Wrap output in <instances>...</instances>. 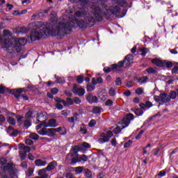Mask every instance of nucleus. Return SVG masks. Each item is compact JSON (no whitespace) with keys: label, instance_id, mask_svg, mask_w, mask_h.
Listing matches in <instances>:
<instances>
[{"label":"nucleus","instance_id":"1","mask_svg":"<svg viewBox=\"0 0 178 178\" xmlns=\"http://www.w3.org/2000/svg\"><path fill=\"white\" fill-rule=\"evenodd\" d=\"M70 2H81L83 6L77 10L74 14V19L67 17L65 15L58 19L59 22L58 29L65 34H70L73 27H80V29H86L90 23L94 22H102L104 14L101 10V8L95 5L88 7V0H70Z\"/></svg>","mask_w":178,"mask_h":178},{"label":"nucleus","instance_id":"2","mask_svg":"<svg viewBox=\"0 0 178 178\" xmlns=\"http://www.w3.org/2000/svg\"><path fill=\"white\" fill-rule=\"evenodd\" d=\"M59 23L56 18V13L52 11L50 14L49 23L42 22H32L29 24L28 28H18L17 32L25 34L31 31L29 38L31 41H37L40 38H47L48 36L56 37L59 38L63 37L64 32L59 29Z\"/></svg>","mask_w":178,"mask_h":178},{"label":"nucleus","instance_id":"3","mask_svg":"<svg viewBox=\"0 0 178 178\" xmlns=\"http://www.w3.org/2000/svg\"><path fill=\"white\" fill-rule=\"evenodd\" d=\"M26 44H27V40L24 38L19 39L13 38H5L2 43V48L3 49H6V51L20 52L22 51V47H24Z\"/></svg>","mask_w":178,"mask_h":178},{"label":"nucleus","instance_id":"4","mask_svg":"<svg viewBox=\"0 0 178 178\" xmlns=\"http://www.w3.org/2000/svg\"><path fill=\"white\" fill-rule=\"evenodd\" d=\"M133 119H134V115L131 113L128 114L127 117L123 118L122 121L118 123V126L113 130V133L114 134H119L122 129H126L130 124V122Z\"/></svg>","mask_w":178,"mask_h":178},{"label":"nucleus","instance_id":"5","mask_svg":"<svg viewBox=\"0 0 178 178\" xmlns=\"http://www.w3.org/2000/svg\"><path fill=\"white\" fill-rule=\"evenodd\" d=\"M79 151H80V147L79 146H74L70 153L66 156V161L68 163L74 164L77 163V161L79 159Z\"/></svg>","mask_w":178,"mask_h":178},{"label":"nucleus","instance_id":"6","mask_svg":"<svg viewBox=\"0 0 178 178\" xmlns=\"http://www.w3.org/2000/svg\"><path fill=\"white\" fill-rule=\"evenodd\" d=\"M65 130V127H59L58 128H42L38 133L40 136H48V137H55L56 133H60Z\"/></svg>","mask_w":178,"mask_h":178},{"label":"nucleus","instance_id":"7","mask_svg":"<svg viewBox=\"0 0 178 178\" xmlns=\"http://www.w3.org/2000/svg\"><path fill=\"white\" fill-rule=\"evenodd\" d=\"M18 147L19 148V156L22 161H24V159L27 158V152H30V151H31V148L29 146H25L23 143H20L18 145Z\"/></svg>","mask_w":178,"mask_h":178},{"label":"nucleus","instance_id":"8","mask_svg":"<svg viewBox=\"0 0 178 178\" xmlns=\"http://www.w3.org/2000/svg\"><path fill=\"white\" fill-rule=\"evenodd\" d=\"M113 136V132L112 131H108L106 133H102L101 134V138L97 140L99 144H104L105 143H108L111 138Z\"/></svg>","mask_w":178,"mask_h":178},{"label":"nucleus","instance_id":"9","mask_svg":"<svg viewBox=\"0 0 178 178\" xmlns=\"http://www.w3.org/2000/svg\"><path fill=\"white\" fill-rule=\"evenodd\" d=\"M54 101L56 102H62V104L64 105V106H69V105H73V104H74V102L70 97L67 98V102L59 97H55Z\"/></svg>","mask_w":178,"mask_h":178},{"label":"nucleus","instance_id":"10","mask_svg":"<svg viewBox=\"0 0 178 178\" xmlns=\"http://www.w3.org/2000/svg\"><path fill=\"white\" fill-rule=\"evenodd\" d=\"M72 92L79 95V97H83L86 94V90L81 87H79L77 85H74L72 89Z\"/></svg>","mask_w":178,"mask_h":178},{"label":"nucleus","instance_id":"11","mask_svg":"<svg viewBox=\"0 0 178 178\" xmlns=\"http://www.w3.org/2000/svg\"><path fill=\"white\" fill-rule=\"evenodd\" d=\"M16 118L17 120V122L19 123V124H22V123H24V126L26 129H29V127H30V126H31V122H30V120H24L23 117H22L20 115H17Z\"/></svg>","mask_w":178,"mask_h":178},{"label":"nucleus","instance_id":"12","mask_svg":"<svg viewBox=\"0 0 178 178\" xmlns=\"http://www.w3.org/2000/svg\"><path fill=\"white\" fill-rule=\"evenodd\" d=\"M58 126H59V124L56 122V120L51 118L47 122H46V124L43 129H47V127H58Z\"/></svg>","mask_w":178,"mask_h":178},{"label":"nucleus","instance_id":"13","mask_svg":"<svg viewBox=\"0 0 178 178\" xmlns=\"http://www.w3.org/2000/svg\"><path fill=\"white\" fill-rule=\"evenodd\" d=\"M124 66V67H128L130 66L131 63H133V56L132 55H127L125 58L123 60Z\"/></svg>","mask_w":178,"mask_h":178},{"label":"nucleus","instance_id":"14","mask_svg":"<svg viewBox=\"0 0 178 178\" xmlns=\"http://www.w3.org/2000/svg\"><path fill=\"white\" fill-rule=\"evenodd\" d=\"M109 10H111V13L113 15H115L117 17H120V8L118 6H113L110 8Z\"/></svg>","mask_w":178,"mask_h":178},{"label":"nucleus","instance_id":"15","mask_svg":"<svg viewBox=\"0 0 178 178\" xmlns=\"http://www.w3.org/2000/svg\"><path fill=\"white\" fill-rule=\"evenodd\" d=\"M12 116H15V113H10L8 114L7 122L8 123H9V124L15 125L16 124V120Z\"/></svg>","mask_w":178,"mask_h":178},{"label":"nucleus","instance_id":"16","mask_svg":"<svg viewBox=\"0 0 178 178\" xmlns=\"http://www.w3.org/2000/svg\"><path fill=\"white\" fill-rule=\"evenodd\" d=\"M1 169H3V170L4 172H9L10 173V172H13V164L7 163L5 165H3L1 167Z\"/></svg>","mask_w":178,"mask_h":178},{"label":"nucleus","instance_id":"17","mask_svg":"<svg viewBox=\"0 0 178 178\" xmlns=\"http://www.w3.org/2000/svg\"><path fill=\"white\" fill-rule=\"evenodd\" d=\"M86 99L89 102V104H94L95 102H98V97L91 94H89L87 96Z\"/></svg>","mask_w":178,"mask_h":178},{"label":"nucleus","instance_id":"18","mask_svg":"<svg viewBox=\"0 0 178 178\" xmlns=\"http://www.w3.org/2000/svg\"><path fill=\"white\" fill-rule=\"evenodd\" d=\"M123 67H124V61H120L118 62V64L111 65V69H115V72H119V70Z\"/></svg>","mask_w":178,"mask_h":178},{"label":"nucleus","instance_id":"19","mask_svg":"<svg viewBox=\"0 0 178 178\" xmlns=\"http://www.w3.org/2000/svg\"><path fill=\"white\" fill-rule=\"evenodd\" d=\"M152 106H153V104L149 101L146 102L145 104L142 103L140 104V108H141V109H145V111L149 109V108H152Z\"/></svg>","mask_w":178,"mask_h":178},{"label":"nucleus","instance_id":"20","mask_svg":"<svg viewBox=\"0 0 178 178\" xmlns=\"http://www.w3.org/2000/svg\"><path fill=\"white\" fill-rule=\"evenodd\" d=\"M47 119V113L43 112L40 114L38 113L37 120L38 122H42V120H45Z\"/></svg>","mask_w":178,"mask_h":178},{"label":"nucleus","instance_id":"21","mask_svg":"<svg viewBox=\"0 0 178 178\" xmlns=\"http://www.w3.org/2000/svg\"><path fill=\"white\" fill-rule=\"evenodd\" d=\"M152 63H154V65H156V66H159L160 67H163V60L154 58L152 60Z\"/></svg>","mask_w":178,"mask_h":178},{"label":"nucleus","instance_id":"22","mask_svg":"<svg viewBox=\"0 0 178 178\" xmlns=\"http://www.w3.org/2000/svg\"><path fill=\"white\" fill-rule=\"evenodd\" d=\"M47 163V161H44L42 159H36L35 161V165L36 166H45Z\"/></svg>","mask_w":178,"mask_h":178},{"label":"nucleus","instance_id":"23","mask_svg":"<svg viewBox=\"0 0 178 178\" xmlns=\"http://www.w3.org/2000/svg\"><path fill=\"white\" fill-rule=\"evenodd\" d=\"M49 10H43V12H40L38 14H34L32 16V19H35V17H41L42 16H44V14L47 15V13H49Z\"/></svg>","mask_w":178,"mask_h":178},{"label":"nucleus","instance_id":"24","mask_svg":"<svg viewBox=\"0 0 178 178\" xmlns=\"http://www.w3.org/2000/svg\"><path fill=\"white\" fill-rule=\"evenodd\" d=\"M87 161H88V156H87L85 154H82L81 156H78V160L77 162H87Z\"/></svg>","mask_w":178,"mask_h":178},{"label":"nucleus","instance_id":"25","mask_svg":"<svg viewBox=\"0 0 178 178\" xmlns=\"http://www.w3.org/2000/svg\"><path fill=\"white\" fill-rule=\"evenodd\" d=\"M81 134H86L87 133V125L82 124L79 127Z\"/></svg>","mask_w":178,"mask_h":178},{"label":"nucleus","instance_id":"26","mask_svg":"<svg viewBox=\"0 0 178 178\" xmlns=\"http://www.w3.org/2000/svg\"><path fill=\"white\" fill-rule=\"evenodd\" d=\"M103 80L102 78L98 77L97 79L92 78V83L94 86H97V84H101L102 83Z\"/></svg>","mask_w":178,"mask_h":178},{"label":"nucleus","instance_id":"27","mask_svg":"<svg viewBox=\"0 0 178 178\" xmlns=\"http://www.w3.org/2000/svg\"><path fill=\"white\" fill-rule=\"evenodd\" d=\"M84 175H85L86 177H87V178H92V173L88 169L84 170Z\"/></svg>","mask_w":178,"mask_h":178},{"label":"nucleus","instance_id":"28","mask_svg":"<svg viewBox=\"0 0 178 178\" xmlns=\"http://www.w3.org/2000/svg\"><path fill=\"white\" fill-rule=\"evenodd\" d=\"M160 99L163 102H168L169 101L168 98V95H166V93L164 94H161L160 95Z\"/></svg>","mask_w":178,"mask_h":178},{"label":"nucleus","instance_id":"29","mask_svg":"<svg viewBox=\"0 0 178 178\" xmlns=\"http://www.w3.org/2000/svg\"><path fill=\"white\" fill-rule=\"evenodd\" d=\"M102 111V108L99 106H95L92 110V113H95V114L101 113Z\"/></svg>","mask_w":178,"mask_h":178},{"label":"nucleus","instance_id":"30","mask_svg":"<svg viewBox=\"0 0 178 178\" xmlns=\"http://www.w3.org/2000/svg\"><path fill=\"white\" fill-rule=\"evenodd\" d=\"M166 66V67H172L173 66V63L170 61L163 60V67Z\"/></svg>","mask_w":178,"mask_h":178},{"label":"nucleus","instance_id":"31","mask_svg":"<svg viewBox=\"0 0 178 178\" xmlns=\"http://www.w3.org/2000/svg\"><path fill=\"white\" fill-rule=\"evenodd\" d=\"M45 124H46L45 120H43L42 121H40V124L36 126V130H38V131H40V129H41L42 126L45 127Z\"/></svg>","mask_w":178,"mask_h":178},{"label":"nucleus","instance_id":"32","mask_svg":"<svg viewBox=\"0 0 178 178\" xmlns=\"http://www.w3.org/2000/svg\"><path fill=\"white\" fill-rule=\"evenodd\" d=\"M23 92V89H18L17 90L13 92V94L16 98H19L20 95Z\"/></svg>","mask_w":178,"mask_h":178},{"label":"nucleus","instance_id":"33","mask_svg":"<svg viewBox=\"0 0 178 178\" xmlns=\"http://www.w3.org/2000/svg\"><path fill=\"white\" fill-rule=\"evenodd\" d=\"M115 2L118 6H124L126 5V0H115Z\"/></svg>","mask_w":178,"mask_h":178},{"label":"nucleus","instance_id":"34","mask_svg":"<svg viewBox=\"0 0 178 178\" xmlns=\"http://www.w3.org/2000/svg\"><path fill=\"white\" fill-rule=\"evenodd\" d=\"M56 79V83H58L59 84H64L65 83V78L63 77H58V76H55Z\"/></svg>","mask_w":178,"mask_h":178},{"label":"nucleus","instance_id":"35","mask_svg":"<svg viewBox=\"0 0 178 178\" xmlns=\"http://www.w3.org/2000/svg\"><path fill=\"white\" fill-rule=\"evenodd\" d=\"M147 80H148V77L143 76L140 78L138 81L140 83V84H144V83H147Z\"/></svg>","mask_w":178,"mask_h":178},{"label":"nucleus","instance_id":"36","mask_svg":"<svg viewBox=\"0 0 178 178\" xmlns=\"http://www.w3.org/2000/svg\"><path fill=\"white\" fill-rule=\"evenodd\" d=\"M6 122V118L2 114H0V126H3V123Z\"/></svg>","mask_w":178,"mask_h":178},{"label":"nucleus","instance_id":"37","mask_svg":"<svg viewBox=\"0 0 178 178\" xmlns=\"http://www.w3.org/2000/svg\"><path fill=\"white\" fill-rule=\"evenodd\" d=\"M29 137L32 139V140H38L39 138V136L38 134H35V133H31L30 135H29Z\"/></svg>","mask_w":178,"mask_h":178},{"label":"nucleus","instance_id":"38","mask_svg":"<svg viewBox=\"0 0 178 178\" xmlns=\"http://www.w3.org/2000/svg\"><path fill=\"white\" fill-rule=\"evenodd\" d=\"M33 113H34V111L33 110H29L25 115V117L29 119L30 118H33Z\"/></svg>","mask_w":178,"mask_h":178},{"label":"nucleus","instance_id":"39","mask_svg":"<svg viewBox=\"0 0 178 178\" xmlns=\"http://www.w3.org/2000/svg\"><path fill=\"white\" fill-rule=\"evenodd\" d=\"M143 93H144V89L142 88H139L136 90V94H137L138 95H141Z\"/></svg>","mask_w":178,"mask_h":178},{"label":"nucleus","instance_id":"40","mask_svg":"<svg viewBox=\"0 0 178 178\" xmlns=\"http://www.w3.org/2000/svg\"><path fill=\"white\" fill-rule=\"evenodd\" d=\"M108 94L111 97H115V95H116V90L111 88L108 91Z\"/></svg>","mask_w":178,"mask_h":178},{"label":"nucleus","instance_id":"41","mask_svg":"<svg viewBox=\"0 0 178 178\" xmlns=\"http://www.w3.org/2000/svg\"><path fill=\"white\" fill-rule=\"evenodd\" d=\"M140 52H142L140 54V55H142V56H145V55H147V52H148V49H145L144 47L140 48Z\"/></svg>","mask_w":178,"mask_h":178},{"label":"nucleus","instance_id":"42","mask_svg":"<svg viewBox=\"0 0 178 178\" xmlns=\"http://www.w3.org/2000/svg\"><path fill=\"white\" fill-rule=\"evenodd\" d=\"M76 81L79 83V84H81L83 81H84V78L83 76H76Z\"/></svg>","mask_w":178,"mask_h":178},{"label":"nucleus","instance_id":"43","mask_svg":"<svg viewBox=\"0 0 178 178\" xmlns=\"http://www.w3.org/2000/svg\"><path fill=\"white\" fill-rule=\"evenodd\" d=\"M95 90V86L92 83V85L90 84L87 86V91H94Z\"/></svg>","mask_w":178,"mask_h":178},{"label":"nucleus","instance_id":"44","mask_svg":"<svg viewBox=\"0 0 178 178\" xmlns=\"http://www.w3.org/2000/svg\"><path fill=\"white\" fill-rule=\"evenodd\" d=\"M57 104H56V108L57 109H59L60 111H62L63 109V106L62 105V102H56Z\"/></svg>","mask_w":178,"mask_h":178},{"label":"nucleus","instance_id":"45","mask_svg":"<svg viewBox=\"0 0 178 178\" xmlns=\"http://www.w3.org/2000/svg\"><path fill=\"white\" fill-rule=\"evenodd\" d=\"M177 97V94L176 93L175 91L170 92V97L171 98V99H175Z\"/></svg>","mask_w":178,"mask_h":178},{"label":"nucleus","instance_id":"46","mask_svg":"<svg viewBox=\"0 0 178 178\" xmlns=\"http://www.w3.org/2000/svg\"><path fill=\"white\" fill-rule=\"evenodd\" d=\"M143 110L140 109V108H138L135 111V114L137 115V116H141L143 115Z\"/></svg>","mask_w":178,"mask_h":178},{"label":"nucleus","instance_id":"47","mask_svg":"<svg viewBox=\"0 0 178 178\" xmlns=\"http://www.w3.org/2000/svg\"><path fill=\"white\" fill-rule=\"evenodd\" d=\"M112 70H115V69L112 68V65H111V67H106L104 69V71L105 72V73H111V71Z\"/></svg>","mask_w":178,"mask_h":178},{"label":"nucleus","instance_id":"48","mask_svg":"<svg viewBox=\"0 0 178 178\" xmlns=\"http://www.w3.org/2000/svg\"><path fill=\"white\" fill-rule=\"evenodd\" d=\"M95 124H97V121H95V120H92L90 121L88 126L89 127H94Z\"/></svg>","mask_w":178,"mask_h":178},{"label":"nucleus","instance_id":"49","mask_svg":"<svg viewBox=\"0 0 178 178\" xmlns=\"http://www.w3.org/2000/svg\"><path fill=\"white\" fill-rule=\"evenodd\" d=\"M112 105H113V101H112L111 99H107L106 102V106H112Z\"/></svg>","mask_w":178,"mask_h":178},{"label":"nucleus","instance_id":"50","mask_svg":"<svg viewBox=\"0 0 178 178\" xmlns=\"http://www.w3.org/2000/svg\"><path fill=\"white\" fill-rule=\"evenodd\" d=\"M147 73H149V74H155V70H154V68L150 67L146 70Z\"/></svg>","mask_w":178,"mask_h":178},{"label":"nucleus","instance_id":"51","mask_svg":"<svg viewBox=\"0 0 178 178\" xmlns=\"http://www.w3.org/2000/svg\"><path fill=\"white\" fill-rule=\"evenodd\" d=\"M83 167H76L75 168V172L76 173H81V172H83Z\"/></svg>","mask_w":178,"mask_h":178},{"label":"nucleus","instance_id":"52","mask_svg":"<svg viewBox=\"0 0 178 178\" xmlns=\"http://www.w3.org/2000/svg\"><path fill=\"white\" fill-rule=\"evenodd\" d=\"M33 141L31 140V139H26L25 140V143L27 145H32V144H33Z\"/></svg>","mask_w":178,"mask_h":178},{"label":"nucleus","instance_id":"53","mask_svg":"<svg viewBox=\"0 0 178 178\" xmlns=\"http://www.w3.org/2000/svg\"><path fill=\"white\" fill-rule=\"evenodd\" d=\"M28 159H29V161H34V159H35V157L34 156V155H33V154L29 153L28 154Z\"/></svg>","mask_w":178,"mask_h":178},{"label":"nucleus","instance_id":"54","mask_svg":"<svg viewBox=\"0 0 178 178\" xmlns=\"http://www.w3.org/2000/svg\"><path fill=\"white\" fill-rule=\"evenodd\" d=\"M28 165H29V163L27 161H23L21 163L22 168H24V169H26Z\"/></svg>","mask_w":178,"mask_h":178},{"label":"nucleus","instance_id":"55","mask_svg":"<svg viewBox=\"0 0 178 178\" xmlns=\"http://www.w3.org/2000/svg\"><path fill=\"white\" fill-rule=\"evenodd\" d=\"M131 143H133V141H131L130 140L128 142L125 143L124 144V148H129V147H130V144H131Z\"/></svg>","mask_w":178,"mask_h":178},{"label":"nucleus","instance_id":"56","mask_svg":"<svg viewBox=\"0 0 178 178\" xmlns=\"http://www.w3.org/2000/svg\"><path fill=\"white\" fill-rule=\"evenodd\" d=\"M144 134V131L142 130L140 133L136 136V140H140L141 138V136Z\"/></svg>","mask_w":178,"mask_h":178},{"label":"nucleus","instance_id":"57","mask_svg":"<svg viewBox=\"0 0 178 178\" xmlns=\"http://www.w3.org/2000/svg\"><path fill=\"white\" fill-rule=\"evenodd\" d=\"M72 118H74V120L75 122H77V120H79V113H74L73 116H72Z\"/></svg>","mask_w":178,"mask_h":178},{"label":"nucleus","instance_id":"58","mask_svg":"<svg viewBox=\"0 0 178 178\" xmlns=\"http://www.w3.org/2000/svg\"><path fill=\"white\" fill-rule=\"evenodd\" d=\"M115 84L116 86H121L122 84V79H120L119 77L115 79Z\"/></svg>","mask_w":178,"mask_h":178},{"label":"nucleus","instance_id":"59","mask_svg":"<svg viewBox=\"0 0 178 178\" xmlns=\"http://www.w3.org/2000/svg\"><path fill=\"white\" fill-rule=\"evenodd\" d=\"M73 101L74 104H81V100L79 97H75Z\"/></svg>","mask_w":178,"mask_h":178},{"label":"nucleus","instance_id":"60","mask_svg":"<svg viewBox=\"0 0 178 178\" xmlns=\"http://www.w3.org/2000/svg\"><path fill=\"white\" fill-rule=\"evenodd\" d=\"M58 90L56 88H53L51 90V94H54V95L58 94Z\"/></svg>","mask_w":178,"mask_h":178},{"label":"nucleus","instance_id":"61","mask_svg":"<svg viewBox=\"0 0 178 178\" xmlns=\"http://www.w3.org/2000/svg\"><path fill=\"white\" fill-rule=\"evenodd\" d=\"M5 90H6V88L2 85H0V94H3V92H5Z\"/></svg>","mask_w":178,"mask_h":178},{"label":"nucleus","instance_id":"62","mask_svg":"<svg viewBox=\"0 0 178 178\" xmlns=\"http://www.w3.org/2000/svg\"><path fill=\"white\" fill-rule=\"evenodd\" d=\"M61 115L63 116H68L69 115V111L67 110H64L61 112Z\"/></svg>","mask_w":178,"mask_h":178},{"label":"nucleus","instance_id":"63","mask_svg":"<svg viewBox=\"0 0 178 178\" xmlns=\"http://www.w3.org/2000/svg\"><path fill=\"white\" fill-rule=\"evenodd\" d=\"M118 145V142H116V138H113L111 140V145H113V147H116V145Z\"/></svg>","mask_w":178,"mask_h":178},{"label":"nucleus","instance_id":"64","mask_svg":"<svg viewBox=\"0 0 178 178\" xmlns=\"http://www.w3.org/2000/svg\"><path fill=\"white\" fill-rule=\"evenodd\" d=\"M158 176H160V177H163L164 176H166V172L163 170L160 171V172L158 174Z\"/></svg>","mask_w":178,"mask_h":178}]
</instances>
